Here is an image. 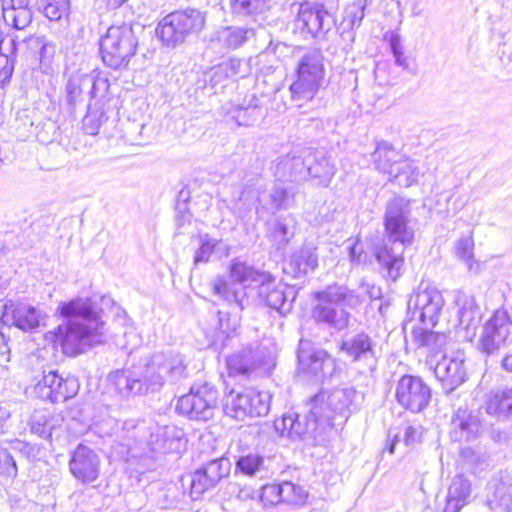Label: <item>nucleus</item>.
Segmentation results:
<instances>
[{"label": "nucleus", "instance_id": "obj_1", "mask_svg": "<svg viewBox=\"0 0 512 512\" xmlns=\"http://www.w3.org/2000/svg\"><path fill=\"white\" fill-rule=\"evenodd\" d=\"M228 282L221 277L211 282L214 295L227 302L234 308L242 311L249 305V292L251 283H260L258 296L267 307L288 314L293 307L297 292L294 287L276 283L269 274L259 272L244 262L235 261L230 266Z\"/></svg>", "mask_w": 512, "mask_h": 512}, {"label": "nucleus", "instance_id": "obj_2", "mask_svg": "<svg viewBox=\"0 0 512 512\" xmlns=\"http://www.w3.org/2000/svg\"><path fill=\"white\" fill-rule=\"evenodd\" d=\"M188 376L184 356L161 351L131 367L109 375L110 389L121 398L159 391L166 383L175 384Z\"/></svg>", "mask_w": 512, "mask_h": 512}, {"label": "nucleus", "instance_id": "obj_3", "mask_svg": "<svg viewBox=\"0 0 512 512\" xmlns=\"http://www.w3.org/2000/svg\"><path fill=\"white\" fill-rule=\"evenodd\" d=\"M57 311L66 318L55 332V343L64 354L76 356L104 342L105 323L90 299L78 297L61 302Z\"/></svg>", "mask_w": 512, "mask_h": 512}, {"label": "nucleus", "instance_id": "obj_4", "mask_svg": "<svg viewBox=\"0 0 512 512\" xmlns=\"http://www.w3.org/2000/svg\"><path fill=\"white\" fill-rule=\"evenodd\" d=\"M410 200L395 196L385 207L383 225L387 242L377 247L375 257L385 276L397 280L404 266V250L412 244L414 229L410 225Z\"/></svg>", "mask_w": 512, "mask_h": 512}, {"label": "nucleus", "instance_id": "obj_5", "mask_svg": "<svg viewBox=\"0 0 512 512\" xmlns=\"http://www.w3.org/2000/svg\"><path fill=\"white\" fill-rule=\"evenodd\" d=\"M317 301L311 309L312 320L320 327L341 332L350 326L352 315L344 307L356 308L362 303L361 297L347 286L333 283L314 293Z\"/></svg>", "mask_w": 512, "mask_h": 512}, {"label": "nucleus", "instance_id": "obj_6", "mask_svg": "<svg viewBox=\"0 0 512 512\" xmlns=\"http://www.w3.org/2000/svg\"><path fill=\"white\" fill-rule=\"evenodd\" d=\"M275 52H284L291 49L296 57L295 79L289 87L291 99L302 106L304 102L311 101L322 86L325 68L322 52L318 49H306L303 47H289L285 43H278L274 47Z\"/></svg>", "mask_w": 512, "mask_h": 512}, {"label": "nucleus", "instance_id": "obj_7", "mask_svg": "<svg viewBox=\"0 0 512 512\" xmlns=\"http://www.w3.org/2000/svg\"><path fill=\"white\" fill-rule=\"evenodd\" d=\"M138 36L132 24L112 25L100 39L103 63L114 69H124L136 54Z\"/></svg>", "mask_w": 512, "mask_h": 512}, {"label": "nucleus", "instance_id": "obj_8", "mask_svg": "<svg viewBox=\"0 0 512 512\" xmlns=\"http://www.w3.org/2000/svg\"><path fill=\"white\" fill-rule=\"evenodd\" d=\"M356 391L352 388H335L331 391H320L310 398L307 403L310 415L322 421L326 428L333 427L337 417L345 421L350 415V406L353 403Z\"/></svg>", "mask_w": 512, "mask_h": 512}, {"label": "nucleus", "instance_id": "obj_9", "mask_svg": "<svg viewBox=\"0 0 512 512\" xmlns=\"http://www.w3.org/2000/svg\"><path fill=\"white\" fill-rule=\"evenodd\" d=\"M205 17L197 9L174 11L166 15L158 24L156 33L167 47H176L186 38L202 30Z\"/></svg>", "mask_w": 512, "mask_h": 512}, {"label": "nucleus", "instance_id": "obj_10", "mask_svg": "<svg viewBox=\"0 0 512 512\" xmlns=\"http://www.w3.org/2000/svg\"><path fill=\"white\" fill-rule=\"evenodd\" d=\"M219 398L220 393L214 385L194 384L189 393L178 399L176 409L191 420L208 421L218 409Z\"/></svg>", "mask_w": 512, "mask_h": 512}, {"label": "nucleus", "instance_id": "obj_11", "mask_svg": "<svg viewBox=\"0 0 512 512\" xmlns=\"http://www.w3.org/2000/svg\"><path fill=\"white\" fill-rule=\"evenodd\" d=\"M333 25L334 18L324 4L303 2L298 6L294 28L303 38H324Z\"/></svg>", "mask_w": 512, "mask_h": 512}, {"label": "nucleus", "instance_id": "obj_12", "mask_svg": "<svg viewBox=\"0 0 512 512\" xmlns=\"http://www.w3.org/2000/svg\"><path fill=\"white\" fill-rule=\"evenodd\" d=\"M320 418L306 414L291 413L274 421V428L281 437L291 439H307L319 443L324 440L326 426L322 425Z\"/></svg>", "mask_w": 512, "mask_h": 512}, {"label": "nucleus", "instance_id": "obj_13", "mask_svg": "<svg viewBox=\"0 0 512 512\" xmlns=\"http://www.w3.org/2000/svg\"><path fill=\"white\" fill-rule=\"evenodd\" d=\"M297 359L299 370L318 381L332 378L338 371L336 359L325 350L314 347L309 341L299 342Z\"/></svg>", "mask_w": 512, "mask_h": 512}, {"label": "nucleus", "instance_id": "obj_14", "mask_svg": "<svg viewBox=\"0 0 512 512\" xmlns=\"http://www.w3.org/2000/svg\"><path fill=\"white\" fill-rule=\"evenodd\" d=\"M395 398L401 407L412 413H420L429 405L432 390L421 377L406 374L397 382Z\"/></svg>", "mask_w": 512, "mask_h": 512}, {"label": "nucleus", "instance_id": "obj_15", "mask_svg": "<svg viewBox=\"0 0 512 512\" xmlns=\"http://www.w3.org/2000/svg\"><path fill=\"white\" fill-rule=\"evenodd\" d=\"M339 350L352 363L363 366V372H373L377 366V343L366 332L360 331L342 338Z\"/></svg>", "mask_w": 512, "mask_h": 512}, {"label": "nucleus", "instance_id": "obj_16", "mask_svg": "<svg viewBox=\"0 0 512 512\" xmlns=\"http://www.w3.org/2000/svg\"><path fill=\"white\" fill-rule=\"evenodd\" d=\"M511 325L508 312L504 309L496 310L482 327L478 345L480 351L487 355L498 352L511 333Z\"/></svg>", "mask_w": 512, "mask_h": 512}, {"label": "nucleus", "instance_id": "obj_17", "mask_svg": "<svg viewBox=\"0 0 512 512\" xmlns=\"http://www.w3.org/2000/svg\"><path fill=\"white\" fill-rule=\"evenodd\" d=\"M231 468L230 459L222 456L205 463L197 469L190 477V495L192 499L196 500L204 492L215 488L222 479L230 475Z\"/></svg>", "mask_w": 512, "mask_h": 512}, {"label": "nucleus", "instance_id": "obj_18", "mask_svg": "<svg viewBox=\"0 0 512 512\" xmlns=\"http://www.w3.org/2000/svg\"><path fill=\"white\" fill-rule=\"evenodd\" d=\"M75 378H63L54 370H43L42 379L34 386L36 397L52 403L65 402L74 397L78 391Z\"/></svg>", "mask_w": 512, "mask_h": 512}, {"label": "nucleus", "instance_id": "obj_19", "mask_svg": "<svg viewBox=\"0 0 512 512\" xmlns=\"http://www.w3.org/2000/svg\"><path fill=\"white\" fill-rule=\"evenodd\" d=\"M100 467L101 459L98 453L89 446L79 444L71 453L69 471L83 485H89L98 480Z\"/></svg>", "mask_w": 512, "mask_h": 512}, {"label": "nucleus", "instance_id": "obj_20", "mask_svg": "<svg viewBox=\"0 0 512 512\" xmlns=\"http://www.w3.org/2000/svg\"><path fill=\"white\" fill-rule=\"evenodd\" d=\"M482 430L478 414L459 408L451 418L449 435L455 442H472L481 436Z\"/></svg>", "mask_w": 512, "mask_h": 512}, {"label": "nucleus", "instance_id": "obj_21", "mask_svg": "<svg viewBox=\"0 0 512 512\" xmlns=\"http://www.w3.org/2000/svg\"><path fill=\"white\" fill-rule=\"evenodd\" d=\"M443 305V297L435 288L418 291L409 301V308H414L419 320L432 327L436 325Z\"/></svg>", "mask_w": 512, "mask_h": 512}, {"label": "nucleus", "instance_id": "obj_22", "mask_svg": "<svg viewBox=\"0 0 512 512\" xmlns=\"http://www.w3.org/2000/svg\"><path fill=\"white\" fill-rule=\"evenodd\" d=\"M434 373L446 394L452 393L466 380L464 360L459 357L443 355L442 359L437 361Z\"/></svg>", "mask_w": 512, "mask_h": 512}, {"label": "nucleus", "instance_id": "obj_23", "mask_svg": "<svg viewBox=\"0 0 512 512\" xmlns=\"http://www.w3.org/2000/svg\"><path fill=\"white\" fill-rule=\"evenodd\" d=\"M296 192L286 187L282 183L274 184L267 193L259 196V205L256 207V213L259 217L266 211L275 214L279 210L289 209L295 200Z\"/></svg>", "mask_w": 512, "mask_h": 512}, {"label": "nucleus", "instance_id": "obj_24", "mask_svg": "<svg viewBox=\"0 0 512 512\" xmlns=\"http://www.w3.org/2000/svg\"><path fill=\"white\" fill-rule=\"evenodd\" d=\"M306 154L307 176L317 180L323 187H328L336 173V166L324 151L304 150Z\"/></svg>", "mask_w": 512, "mask_h": 512}, {"label": "nucleus", "instance_id": "obj_25", "mask_svg": "<svg viewBox=\"0 0 512 512\" xmlns=\"http://www.w3.org/2000/svg\"><path fill=\"white\" fill-rule=\"evenodd\" d=\"M317 248L312 244H304L285 262L283 271L293 278H303L318 267Z\"/></svg>", "mask_w": 512, "mask_h": 512}, {"label": "nucleus", "instance_id": "obj_26", "mask_svg": "<svg viewBox=\"0 0 512 512\" xmlns=\"http://www.w3.org/2000/svg\"><path fill=\"white\" fill-rule=\"evenodd\" d=\"M291 152L281 157L275 166V176L279 181L300 182L307 178L306 154Z\"/></svg>", "mask_w": 512, "mask_h": 512}, {"label": "nucleus", "instance_id": "obj_27", "mask_svg": "<svg viewBox=\"0 0 512 512\" xmlns=\"http://www.w3.org/2000/svg\"><path fill=\"white\" fill-rule=\"evenodd\" d=\"M226 364L231 376L246 378L262 365V354L260 351L253 350L250 347L243 348L229 356Z\"/></svg>", "mask_w": 512, "mask_h": 512}, {"label": "nucleus", "instance_id": "obj_28", "mask_svg": "<svg viewBox=\"0 0 512 512\" xmlns=\"http://www.w3.org/2000/svg\"><path fill=\"white\" fill-rule=\"evenodd\" d=\"M0 7L5 23L17 30L26 28L32 21L33 12L29 0H0Z\"/></svg>", "mask_w": 512, "mask_h": 512}, {"label": "nucleus", "instance_id": "obj_29", "mask_svg": "<svg viewBox=\"0 0 512 512\" xmlns=\"http://www.w3.org/2000/svg\"><path fill=\"white\" fill-rule=\"evenodd\" d=\"M0 7L5 23L17 30L26 28L32 21L33 12L29 0H0Z\"/></svg>", "mask_w": 512, "mask_h": 512}, {"label": "nucleus", "instance_id": "obj_30", "mask_svg": "<svg viewBox=\"0 0 512 512\" xmlns=\"http://www.w3.org/2000/svg\"><path fill=\"white\" fill-rule=\"evenodd\" d=\"M0 7L5 23L17 30L26 28L32 21L33 12L29 0H0Z\"/></svg>", "mask_w": 512, "mask_h": 512}, {"label": "nucleus", "instance_id": "obj_31", "mask_svg": "<svg viewBox=\"0 0 512 512\" xmlns=\"http://www.w3.org/2000/svg\"><path fill=\"white\" fill-rule=\"evenodd\" d=\"M221 114L227 124L249 127L253 126L262 117V109L252 103L247 106L226 103L221 107Z\"/></svg>", "mask_w": 512, "mask_h": 512}, {"label": "nucleus", "instance_id": "obj_32", "mask_svg": "<svg viewBox=\"0 0 512 512\" xmlns=\"http://www.w3.org/2000/svg\"><path fill=\"white\" fill-rule=\"evenodd\" d=\"M484 408L488 415L498 420L512 418V387L492 389L486 394Z\"/></svg>", "mask_w": 512, "mask_h": 512}, {"label": "nucleus", "instance_id": "obj_33", "mask_svg": "<svg viewBox=\"0 0 512 512\" xmlns=\"http://www.w3.org/2000/svg\"><path fill=\"white\" fill-rule=\"evenodd\" d=\"M147 431L150 432L147 444L152 452L166 454L178 449L180 438L174 427L153 425Z\"/></svg>", "mask_w": 512, "mask_h": 512}, {"label": "nucleus", "instance_id": "obj_34", "mask_svg": "<svg viewBox=\"0 0 512 512\" xmlns=\"http://www.w3.org/2000/svg\"><path fill=\"white\" fill-rule=\"evenodd\" d=\"M448 336L445 333L433 332L425 328L412 330V341L416 348L423 349L431 356L442 353L447 344Z\"/></svg>", "mask_w": 512, "mask_h": 512}, {"label": "nucleus", "instance_id": "obj_35", "mask_svg": "<svg viewBox=\"0 0 512 512\" xmlns=\"http://www.w3.org/2000/svg\"><path fill=\"white\" fill-rule=\"evenodd\" d=\"M12 324L23 331H32L38 328L45 319V314L39 309L19 303L11 305Z\"/></svg>", "mask_w": 512, "mask_h": 512}, {"label": "nucleus", "instance_id": "obj_36", "mask_svg": "<svg viewBox=\"0 0 512 512\" xmlns=\"http://www.w3.org/2000/svg\"><path fill=\"white\" fill-rule=\"evenodd\" d=\"M420 169L416 161L402 155L399 161L390 171V181L402 187H410L417 183Z\"/></svg>", "mask_w": 512, "mask_h": 512}, {"label": "nucleus", "instance_id": "obj_37", "mask_svg": "<svg viewBox=\"0 0 512 512\" xmlns=\"http://www.w3.org/2000/svg\"><path fill=\"white\" fill-rule=\"evenodd\" d=\"M230 247L222 239H216L205 233L199 236V247L194 255V264L209 262L211 256L215 252H220L221 255L228 256Z\"/></svg>", "mask_w": 512, "mask_h": 512}, {"label": "nucleus", "instance_id": "obj_38", "mask_svg": "<svg viewBox=\"0 0 512 512\" xmlns=\"http://www.w3.org/2000/svg\"><path fill=\"white\" fill-rule=\"evenodd\" d=\"M401 157L402 155L394 146L384 140L377 143L376 149L372 153V159L376 169L388 175Z\"/></svg>", "mask_w": 512, "mask_h": 512}, {"label": "nucleus", "instance_id": "obj_39", "mask_svg": "<svg viewBox=\"0 0 512 512\" xmlns=\"http://www.w3.org/2000/svg\"><path fill=\"white\" fill-rule=\"evenodd\" d=\"M249 390L235 392L231 390L225 397L223 412L226 416L243 421L248 417Z\"/></svg>", "mask_w": 512, "mask_h": 512}, {"label": "nucleus", "instance_id": "obj_40", "mask_svg": "<svg viewBox=\"0 0 512 512\" xmlns=\"http://www.w3.org/2000/svg\"><path fill=\"white\" fill-rule=\"evenodd\" d=\"M253 36V29L231 26L218 30L216 33V41L226 49H236Z\"/></svg>", "mask_w": 512, "mask_h": 512}, {"label": "nucleus", "instance_id": "obj_41", "mask_svg": "<svg viewBox=\"0 0 512 512\" xmlns=\"http://www.w3.org/2000/svg\"><path fill=\"white\" fill-rule=\"evenodd\" d=\"M295 224L291 214L276 217L271 223V236L279 249L284 248L293 237Z\"/></svg>", "mask_w": 512, "mask_h": 512}, {"label": "nucleus", "instance_id": "obj_42", "mask_svg": "<svg viewBox=\"0 0 512 512\" xmlns=\"http://www.w3.org/2000/svg\"><path fill=\"white\" fill-rule=\"evenodd\" d=\"M463 463L473 474L485 471L490 466V456L481 447H463L460 451Z\"/></svg>", "mask_w": 512, "mask_h": 512}, {"label": "nucleus", "instance_id": "obj_43", "mask_svg": "<svg viewBox=\"0 0 512 512\" xmlns=\"http://www.w3.org/2000/svg\"><path fill=\"white\" fill-rule=\"evenodd\" d=\"M457 304L460 306L458 311L460 324L466 330L475 328L480 319L479 308L475 303V299L467 295H462L458 297Z\"/></svg>", "mask_w": 512, "mask_h": 512}, {"label": "nucleus", "instance_id": "obj_44", "mask_svg": "<svg viewBox=\"0 0 512 512\" xmlns=\"http://www.w3.org/2000/svg\"><path fill=\"white\" fill-rule=\"evenodd\" d=\"M84 76L76 75L69 78L66 84V96L65 102L69 108V111L73 113L78 105L84 102L83 94L86 92L84 86Z\"/></svg>", "mask_w": 512, "mask_h": 512}, {"label": "nucleus", "instance_id": "obj_45", "mask_svg": "<svg viewBox=\"0 0 512 512\" xmlns=\"http://www.w3.org/2000/svg\"><path fill=\"white\" fill-rule=\"evenodd\" d=\"M455 254L464 262L469 271L478 272L479 264L474 260V240L472 236H462L455 244Z\"/></svg>", "mask_w": 512, "mask_h": 512}, {"label": "nucleus", "instance_id": "obj_46", "mask_svg": "<svg viewBox=\"0 0 512 512\" xmlns=\"http://www.w3.org/2000/svg\"><path fill=\"white\" fill-rule=\"evenodd\" d=\"M83 76V84L86 88V92L90 95L92 99L106 98V94L108 93L110 87V84L106 77L101 76L100 73H96L95 71L89 74H83Z\"/></svg>", "mask_w": 512, "mask_h": 512}, {"label": "nucleus", "instance_id": "obj_47", "mask_svg": "<svg viewBox=\"0 0 512 512\" xmlns=\"http://www.w3.org/2000/svg\"><path fill=\"white\" fill-rule=\"evenodd\" d=\"M271 395L264 391L249 390L248 417H261L270 410Z\"/></svg>", "mask_w": 512, "mask_h": 512}, {"label": "nucleus", "instance_id": "obj_48", "mask_svg": "<svg viewBox=\"0 0 512 512\" xmlns=\"http://www.w3.org/2000/svg\"><path fill=\"white\" fill-rule=\"evenodd\" d=\"M236 472L247 476H254L264 470V458L258 453H248L239 456L235 463Z\"/></svg>", "mask_w": 512, "mask_h": 512}, {"label": "nucleus", "instance_id": "obj_49", "mask_svg": "<svg viewBox=\"0 0 512 512\" xmlns=\"http://www.w3.org/2000/svg\"><path fill=\"white\" fill-rule=\"evenodd\" d=\"M281 504L303 505L308 497L304 487L290 481L281 482Z\"/></svg>", "mask_w": 512, "mask_h": 512}, {"label": "nucleus", "instance_id": "obj_50", "mask_svg": "<svg viewBox=\"0 0 512 512\" xmlns=\"http://www.w3.org/2000/svg\"><path fill=\"white\" fill-rule=\"evenodd\" d=\"M245 63L241 59L231 58L226 62L212 69V79L214 83L220 82L224 78L235 77L242 72V66Z\"/></svg>", "mask_w": 512, "mask_h": 512}, {"label": "nucleus", "instance_id": "obj_51", "mask_svg": "<svg viewBox=\"0 0 512 512\" xmlns=\"http://www.w3.org/2000/svg\"><path fill=\"white\" fill-rule=\"evenodd\" d=\"M29 425L31 432L43 439H49L52 436V423L43 411H35L30 418Z\"/></svg>", "mask_w": 512, "mask_h": 512}, {"label": "nucleus", "instance_id": "obj_52", "mask_svg": "<svg viewBox=\"0 0 512 512\" xmlns=\"http://www.w3.org/2000/svg\"><path fill=\"white\" fill-rule=\"evenodd\" d=\"M487 504L494 511L512 512V496L503 485L496 487L492 495L487 497Z\"/></svg>", "mask_w": 512, "mask_h": 512}, {"label": "nucleus", "instance_id": "obj_53", "mask_svg": "<svg viewBox=\"0 0 512 512\" xmlns=\"http://www.w3.org/2000/svg\"><path fill=\"white\" fill-rule=\"evenodd\" d=\"M472 492V486L469 479L464 475H456L448 488V495L454 497L466 504L469 502V498Z\"/></svg>", "mask_w": 512, "mask_h": 512}, {"label": "nucleus", "instance_id": "obj_54", "mask_svg": "<svg viewBox=\"0 0 512 512\" xmlns=\"http://www.w3.org/2000/svg\"><path fill=\"white\" fill-rule=\"evenodd\" d=\"M271 0H232L231 6L234 13L239 15H251L262 12L269 6Z\"/></svg>", "mask_w": 512, "mask_h": 512}, {"label": "nucleus", "instance_id": "obj_55", "mask_svg": "<svg viewBox=\"0 0 512 512\" xmlns=\"http://www.w3.org/2000/svg\"><path fill=\"white\" fill-rule=\"evenodd\" d=\"M366 5V0H356L346 8L344 22L347 26L351 29L360 27L365 16Z\"/></svg>", "mask_w": 512, "mask_h": 512}, {"label": "nucleus", "instance_id": "obj_56", "mask_svg": "<svg viewBox=\"0 0 512 512\" xmlns=\"http://www.w3.org/2000/svg\"><path fill=\"white\" fill-rule=\"evenodd\" d=\"M43 2V14L50 21H59L69 13V0H52Z\"/></svg>", "mask_w": 512, "mask_h": 512}, {"label": "nucleus", "instance_id": "obj_57", "mask_svg": "<svg viewBox=\"0 0 512 512\" xmlns=\"http://www.w3.org/2000/svg\"><path fill=\"white\" fill-rule=\"evenodd\" d=\"M108 116L103 111L89 110L83 118V130L88 135H96Z\"/></svg>", "mask_w": 512, "mask_h": 512}, {"label": "nucleus", "instance_id": "obj_58", "mask_svg": "<svg viewBox=\"0 0 512 512\" xmlns=\"http://www.w3.org/2000/svg\"><path fill=\"white\" fill-rule=\"evenodd\" d=\"M261 501L265 506L281 504V484H266L261 490Z\"/></svg>", "mask_w": 512, "mask_h": 512}, {"label": "nucleus", "instance_id": "obj_59", "mask_svg": "<svg viewBox=\"0 0 512 512\" xmlns=\"http://www.w3.org/2000/svg\"><path fill=\"white\" fill-rule=\"evenodd\" d=\"M12 449L19 452L28 461H34L39 454V448L27 442L16 440L12 443Z\"/></svg>", "mask_w": 512, "mask_h": 512}, {"label": "nucleus", "instance_id": "obj_60", "mask_svg": "<svg viewBox=\"0 0 512 512\" xmlns=\"http://www.w3.org/2000/svg\"><path fill=\"white\" fill-rule=\"evenodd\" d=\"M14 64V58H8L4 54L0 55V86L10 81L14 71Z\"/></svg>", "mask_w": 512, "mask_h": 512}, {"label": "nucleus", "instance_id": "obj_61", "mask_svg": "<svg viewBox=\"0 0 512 512\" xmlns=\"http://www.w3.org/2000/svg\"><path fill=\"white\" fill-rule=\"evenodd\" d=\"M18 469L16 465V461L13 456L7 451L6 454L2 456V461L0 463V474L15 478L17 476Z\"/></svg>", "mask_w": 512, "mask_h": 512}, {"label": "nucleus", "instance_id": "obj_62", "mask_svg": "<svg viewBox=\"0 0 512 512\" xmlns=\"http://www.w3.org/2000/svg\"><path fill=\"white\" fill-rule=\"evenodd\" d=\"M17 53V42L11 36H1L0 35V55H7L8 58L16 57Z\"/></svg>", "mask_w": 512, "mask_h": 512}, {"label": "nucleus", "instance_id": "obj_63", "mask_svg": "<svg viewBox=\"0 0 512 512\" xmlns=\"http://www.w3.org/2000/svg\"><path fill=\"white\" fill-rule=\"evenodd\" d=\"M422 436V427L421 426H411L407 425L404 429L403 442L406 446H412L416 443H419Z\"/></svg>", "mask_w": 512, "mask_h": 512}, {"label": "nucleus", "instance_id": "obj_64", "mask_svg": "<svg viewBox=\"0 0 512 512\" xmlns=\"http://www.w3.org/2000/svg\"><path fill=\"white\" fill-rule=\"evenodd\" d=\"M123 429L125 431L137 430V435L143 437V434L147 431V425L145 421L130 419L123 423Z\"/></svg>", "mask_w": 512, "mask_h": 512}]
</instances>
